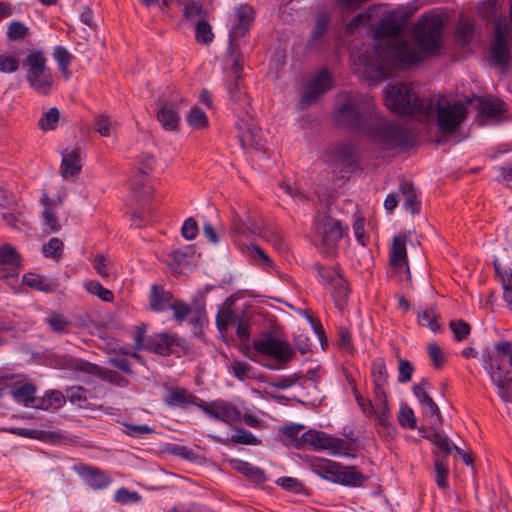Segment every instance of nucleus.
I'll list each match as a JSON object with an SVG mask.
<instances>
[{"label": "nucleus", "mask_w": 512, "mask_h": 512, "mask_svg": "<svg viewBox=\"0 0 512 512\" xmlns=\"http://www.w3.org/2000/svg\"><path fill=\"white\" fill-rule=\"evenodd\" d=\"M443 21L438 14H425L414 27L417 47L403 35L402 27L392 19H383L376 30L375 48L352 55L356 74L369 81L388 78L394 69L421 62L440 49Z\"/></svg>", "instance_id": "f257e3e1"}, {"label": "nucleus", "mask_w": 512, "mask_h": 512, "mask_svg": "<svg viewBox=\"0 0 512 512\" xmlns=\"http://www.w3.org/2000/svg\"><path fill=\"white\" fill-rule=\"evenodd\" d=\"M338 121L366 133L382 149L402 148L408 144L407 132L374 113L373 98L360 94L342 96Z\"/></svg>", "instance_id": "f03ea898"}, {"label": "nucleus", "mask_w": 512, "mask_h": 512, "mask_svg": "<svg viewBox=\"0 0 512 512\" xmlns=\"http://www.w3.org/2000/svg\"><path fill=\"white\" fill-rule=\"evenodd\" d=\"M384 102L389 110L399 115L429 118L434 114L433 102L420 96L412 84L388 85L384 90Z\"/></svg>", "instance_id": "7ed1b4c3"}, {"label": "nucleus", "mask_w": 512, "mask_h": 512, "mask_svg": "<svg viewBox=\"0 0 512 512\" xmlns=\"http://www.w3.org/2000/svg\"><path fill=\"white\" fill-rule=\"evenodd\" d=\"M433 102L434 114L425 118L426 120L435 119L439 129L444 133L454 132L466 119L469 113V107L472 105V99H450L439 96L429 98Z\"/></svg>", "instance_id": "20e7f679"}, {"label": "nucleus", "mask_w": 512, "mask_h": 512, "mask_svg": "<svg viewBox=\"0 0 512 512\" xmlns=\"http://www.w3.org/2000/svg\"><path fill=\"white\" fill-rule=\"evenodd\" d=\"M252 346L256 355L250 358L271 370H276L279 366L260 361L258 355L274 359L280 365L287 364L295 356V352L288 342L271 335L254 340Z\"/></svg>", "instance_id": "39448f33"}, {"label": "nucleus", "mask_w": 512, "mask_h": 512, "mask_svg": "<svg viewBox=\"0 0 512 512\" xmlns=\"http://www.w3.org/2000/svg\"><path fill=\"white\" fill-rule=\"evenodd\" d=\"M301 442L310 445L314 450L326 451L332 456L355 457L353 445L349 441L324 431L310 429L301 435Z\"/></svg>", "instance_id": "423d86ee"}, {"label": "nucleus", "mask_w": 512, "mask_h": 512, "mask_svg": "<svg viewBox=\"0 0 512 512\" xmlns=\"http://www.w3.org/2000/svg\"><path fill=\"white\" fill-rule=\"evenodd\" d=\"M46 62L41 51L29 53L23 62V66L27 69L26 79L30 87L41 95H47L53 85V77Z\"/></svg>", "instance_id": "0eeeda50"}, {"label": "nucleus", "mask_w": 512, "mask_h": 512, "mask_svg": "<svg viewBox=\"0 0 512 512\" xmlns=\"http://www.w3.org/2000/svg\"><path fill=\"white\" fill-rule=\"evenodd\" d=\"M482 363L491 382L497 388L498 396L504 402L512 403V377L509 370L503 368L502 360L487 350L482 355Z\"/></svg>", "instance_id": "6e6552de"}, {"label": "nucleus", "mask_w": 512, "mask_h": 512, "mask_svg": "<svg viewBox=\"0 0 512 512\" xmlns=\"http://www.w3.org/2000/svg\"><path fill=\"white\" fill-rule=\"evenodd\" d=\"M316 246L326 254H333L343 236L340 222L328 215L320 214L315 220Z\"/></svg>", "instance_id": "1a4fd4ad"}, {"label": "nucleus", "mask_w": 512, "mask_h": 512, "mask_svg": "<svg viewBox=\"0 0 512 512\" xmlns=\"http://www.w3.org/2000/svg\"><path fill=\"white\" fill-rule=\"evenodd\" d=\"M231 29L229 33V52L230 55H237L238 40L245 36L250 30L254 21V10L249 5H240L235 9L233 19L231 20Z\"/></svg>", "instance_id": "9d476101"}, {"label": "nucleus", "mask_w": 512, "mask_h": 512, "mask_svg": "<svg viewBox=\"0 0 512 512\" xmlns=\"http://www.w3.org/2000/svg\"><path fill=\"white\" fill-rule=\"evenodd\" d=\"M199 407L210 417L220 420L229 426H233L242 419L240 410L232 403L223 399H218L210 403L201 401Z\"/></svg>", "instance_id": "9b49d317"}, {"label": "nucleus", "mask_w": 512, "mask_h": 512, "mask_svg": "<svg viewBox=\"0 0 512 512\" xmlns=\"http://www.w3.org/2000/svg\"><path fill=\"white\" fill-rule=\"evenodd\" d=\"M332 88L331 75L327 70H321L308 79L301 92V103L308 105Z\"/></svg>", "instance_id": "f8f14e48"}, {"label": "nucleus", "mask_w": 512, "mask_h": 512, "mask_svg": "<svg viewBox=\"0 0 512 512\" xmlns=\"http://www.w3.org/2000/svg\"><path fill=\"white\" fill-rule=\"evenodd\" d=\"M237 129L239 141L243 148L265 149L266 140L263 132L255 125L252 118H239L237 121Z\"/></svg>", "instance_id": "ddd939ff"}, {"label": "nucleus", "mask_w": 512, "mask_h": 512, "mask_svg": "<svg viewBox=\"0 0 512 512\" xmlns=\"http://www.w3.org/2000/svg\"><path fill=\"white\" fill-rule=\"evenodd\" d=\"M20 272V256L10 245L0 247V280L8 284L16 282Z\"/></svg>", "instance_id": "4468645a"}, {"label": "nucleus", "mask_w": 512, "mask_h": 512, "mask_svg": "<svg viewBox=\"0 0 512 512\" xmlns=\"http://www.w3.org/2000/svg\"><path fill=\"white\" fill-rule=\"evenodd\" d=\"M317 270L320 281L333 289L335 302L339 306L340 302L344 301L349 295L348 283L334 268L319 266Z\"/></svg>", "instance_id": "2eb2a0df"}, {"label": "nucleus", "mask_w": 512, "mask_h": 512, "mask_svg": "<svg viewBox=\"0 0 512 512\" xmlns=\"http://www.w3.org/2000/svg\"><path fill=\"white\" fill-rule=\"evenodd\" d=\"M428 382L423 380L413 387V394L422 407L423 413L430 418L431 426L442 425L443 417L438 405L428 394Z\"/></svg>", "instance_id": "dca6fc26"}, {"label": "nucleus", "mask_w": 512, "mask_h": 512, "mask_svg": "<svg viewBox=\"0 0 512 512\" xmlns=\"http://www.w3.org/2000/svg\"><path fill=\"white\" fill-rule=\"evenodd\" d=\"M184 102L183 97L163 102L157 112V119L166 130H175L178 127L180 116L178 106Z\"/></svg>", "instance_id": "f3484780"}, {"label": "nucleus", "mask_w": 512, "mask_h": 512, "mask_svg": "<svg viewBox=\"0 0 512 512\" xmlns=\"http://www.w3.org/2000/svg\"><path fill=\"white\" fill-rule=\"evenodd\" d=\"M472 104H475L479 114L486 120L499 121L502 114L506 111L505 103L499 100H486L480 97L471 98Z\"/></svg>", "instance_id": "a211bd4d"}, {"label": "nucleus", "mask_w": 512, "mask_h": 512, "mask_svg": "<svg viewBox=\"0 0 512 512\" xmlns=\"http://www.w3.org/2000/svg\"><path fill=\"white\" fill-rule=\"evenodd\" d=\"M367 479L368 477L360 472L356 466H344L339 463L334 483L342 486L360 487Z\"/></svg>", "instance_id": "6ab92c4d"}, {"label": "nucleus", "mask_w": 512, "mask_h": 512, "mask_svg": "<svg viewBox=\"0 0 512 512\" xmlns=\"http://www.w3.org/2000/svg\"><path fill=\"white\" fill-rule=\"evenodd\" d=\"M233 62V77L231 83L228 85L229 97L233 102L248 103V97L243 93L241 88V77L240 71L242 70V61L238 55H231Z\"/></svg>", "instance_id": "aec40b11"}, {"label": "nucleus", "mask_w": 512, "mask_h": 512, "mask_svg": "<svg viewBox=\"0 0 512 512\" xmlns=\"http://www.w3.org/2000/svg\"><path fill=\"white\" fill-rule=\"evenodd\" d=\"M390 264L396 269H404L409 274L406 243L404 237L395 236L390 249Z\"/></svg>", "instance_id": "412c9836"}, {"label": "nucleus", "mask_w": 512, "mask_h": 512, "mask_svg": "<svg viewBox=\"0 0 512 512\" xmlns=\"http://www.w3.org/2000/svg\"><path fill=\"white\" fill-rule=\"evenodd\" d=\"M44 210L42 212L43 230L47 234L55 233L61 229V224L57 216V204L51 202L48 198H43Z\"/></svg>", "instance_id": "4be33fe9"}, {"label": "nucleus", "mask_w": 512, "mask_h": 512, "mask_svg": "<svg viewBox=\"0 0 512 512\" xmlns=\"http://www.w3.org/2000/svg\"><path fill=\"white\" fill-rule=\"evenodd\" d=\"M176 344V338L167 333H158L149 337L145 348L151 352L167 355Z\"/></svg>", "instance_id": "5701e85b"}, {"label": "nucleus", "mask_w": 512, "mask_h": 512, "mask_svg": "<svg viewBox=\"0 0 512 512\" xmlns=\"http://www.w3.org/2000/svg\"><path fill=\"white\" fill-rule=\"evenodd\" d=\"M81 156L78 150L73 149L63 153L61 172L65 179H74L81 170Z\"/></svg>", "instance_id": "b1692460"}, {"label": "nucleus", "mask_w": 512, "mask_h": 512, "mask_svg": "<svg viewBox=\"0 0 512 512\" xmlns=\"http://www.w3.org/2000/svg\"><path fill=\"white\" fill-rule=\"evenodd\" d=\"M311 469L319 477L334 483L339 469V462L325 458H317L311 462Z\"/></svg>", "instance_id": "393cba45"}, {"label": "nucleus", "mask_w": 512, "mask_h": 512, "mask_svg": "<svg viewBox=\"0 0 512 512\" xmlns=\"http://www.w3.org/2000/svg\"><path fill=\"white\" fill-rule=\"evenodd\" d=\"M199 399L183 388H167L166 404L168 406H183L186 404H194L199 406Z\"/></svg>", "instance_id": "a878e982"}, {"label": "nucleus", "mask_w": 512, "mask_h": 512, "mask_svg": "<svg viewBox=\"0 0 512 512\" xmlns=\"http://www.w3.org/2000/svg\"><path fill=\"white\" fill-rule=\"evenodd\" d=\"M172 301L171 293L154 285L151 289L149 305L155 312H161L169 308Z\"/></svg>", "instance_id": "bb28decb"}, {"label": "nucleus", "mask_w": 512, "mask_h": 512, "mask_svg": "<svg viewBox=\"0 0 512 512\" xmlns=\"http://www.w3.org/2000/svg\"><path fill=\"white\" fill-rule=\"evenodd\" d=\"M232 466L235 470H237L251 481L256 483H263L266 481L265 472L246 461L234 460L232 461Z\"/></svg>", "instance_id": "cd10ccee"}, {"label": "nucleus", "mask_w": 512, "mask_h": 512, "mask_svg": "<svg viewBox=\"0 0 512 512\" xmlns=\"http://www.w3.org/2000/svg\"><path fill=\"white\" fill-rule=\"evenodd\" d=\"M401 193L405 210L411 214L417 213L419 211L420 201L413 184L410 182H403L401 184Z\"/></svg>", "instance_id": "c85d7f7f"}, {"label": "nucleus", "mask_w": 512, "mask_h": 512, "mask_svg": "<svg viewBox=\"0 0 512 512\" xmlns=\"http://www.w3.org/2000/svg\"><path fill=\"white\" fill-rule=\"evenodd\" d=\"M242 252L254 261L256 264L268 269L273 267V261L270 257L255 244H246L242 247Z\"/></svg>", "instance_id": "c756f323"}, {"label": "nucleus", "mask_w": 512, "mask_h": 512, "mask_svg": "<svg viewBox=\"0 0 512 512\" xmlns=\"http://www.w3.org/2000/svg\"><path fill=\"white\" fill-rule=\"evenodd\" d=\"M182 5L183 15L190 22L196 23L198 20L208 18V12L199 2L195 0H183Z\"/></svg>", "instance_id": "7c9ffc66"}, {"label": "nucleus", "mask_w": 512, "mask_h": 512, "mask_svg": "<svg viewBox=\"0 0 512 512\" xmlns=\"http://www.w3.org/2000/svg\"><path fill=\"white\" fill-rule=\"evenodd\" d=\"M83 476L86 483L93 489H104L111 483L110 477L96 468H86Z\"/></svg>", "instance_id": "2f4dec72"}, {"label": "nucleus", "mask_w": 512, "mask_h": 512, "mask_svg": "<svg viewBox=\"0 0 512 512\" xmlns=\"http://www.w3.org/2000/svg\"><path fill=\"white\" fill-rule=\"evenodd\" d=\"M131 186L133 191L139 196L151 194L152 187L149 184L148 172L138 168L131 178Z\"/></svg>", "instance_id": "473e14b6"}, {"label": "nucleus", "mask_w": 512, "mask_h": 512, "mask_svg": "<svg viewBox=\"0 0 512 512\" xmlns=\"http://www.w3.org/2000/svg\"><path fill=\"white\" fill-rule=\"evenodd\" d=\"M494 268L496 274L499 276L502 286H503V297L504 300L512 304V270L511 269H502L500 264L496 261L494 263Z\"/></svg>", "instance_id": "72a5a7b5"}, {"label": "nucleus", "mask_w": 512, "mask_h": 512, "mask_svg": "<svg viewBox=\"0 0 512 512\" xmlns=\"http://www.w3.org/2000/svg\"><path fill=\"white\" fill-rule=\"evenodd\" d=\"M117 122L105 114L96 116L94 130L103 137H110L116 131Z\"/></svg>", "instance_id": "f704fd0d"}, {"label": "nucleus", "mask_w": 512, "mask_h": 512, "mask_svg": "<svg viewBox=\"0 0 512 512\" xmlns=\"http://www.w3.org/2000/svg\"><path fill=\"white\" fill-rule=\"evenodd\" d=\"M36 388L31 384H24L16 387L12 391V396L16 402L25 406H30L35 402Z\"/></svg>", "instance_id": "c9c22d12"}, {"label": "nucleus", "mask_w": 512, "mask_h": 512, "mask_svg": "<svg viewBox=\"0 0 512 512\" xmlns=\"http://www.w3.org/2000/svg\"><path fill=\"white\" fill-rule=\"evenodd\" d=\"M234 227L239 233L250 232L266 238V236L263 235L262 228L256 223L254 218L250 216L243 219L240 215H236L234 218Z\"/></svg>", "instance_id": "e433bc0d"}, {"label": "nucleus", "mask_w": 512, "mask_h": 512, "mask_svg": "<svg viewBox=\"0 0 512 512\" xmlns=\"http://www.w3.org/2000/svg\"><path fill=\"white\" fill-rule=\"evenodd\" d=\"M438 426L439 425L431 426L433 433L430 441L439 449L440 452L444 454V456H447L453 451V443L447 435L438 429Z\"/></svg>", "instance_id": "4c0bfd02"}, {"label": "nucleus", "mask_w": 512, "mask_h": 512, "mask_svg": "<svg viewBox=\"0 0 512 512\" xmlns=\"http://www.w3.org/2000/svg\"><path fill=\"white\" fill-rule=\"evenodd\" d=\"M353 151L349 146L340 147L334 151L331 155L328 156L327 162L331 165H336L341 168L351 165Z\"/></svg>", "instance_id": "58836bf2"}, {"label": "nucleus", "mask_w": 512, "mask_h": 512, "mask_svg": "<svg viewBox=\"0 0 512 512\" xmlns=\"http://www.w3.org/2000/svg\"><path fill=\"white\" fill-rule=\"evenodd\" d=\"M91 261L101 277H109L115 273L113 262L104 254H97Z\"/></svg>", "instance_id": "ea45409f"}, {"label": "nucleus", "mask_w": 512, "mask_h": 512, "mask_svg": "<svg viewBox=\"0 0 512 512\" xmlns=\"http://www.w3.org/2000/svg\"><path fill=\"white\" fill-rule=\"evenodd\" d=\"M195 38L200 44H209L213 41L214 34L207 19H201L195 23Z\"/></svg>", "instance_id": "a19ab883"}, {"label": "nucleus", "mask_w": 512, "mask_h": 512, "mask_svg": "<svg viewBox=\"0 0 512 512\" xmlns=\"http://www.w3.org/2000/svg\"><path fill=\"white\" fill-rule=\"evenodd\" d=\"M84 287L87 290V292L99 297L104 302H112L114 299L113 293L109 289L104 288L98 281H85Z\"/></svg>", "instance_id": "79ce46f5"}, {"label": "nucleus", "mask_w": 512, "mask_h": 512, "mask_svg": "<svg viewBox=\"0 0 512 512\" xmlns=\"http://www.w3.org/2000/svg\"><path fill=\"white\" fill-rule=\"evenodd\" d=\"M53 56L58 64L59 70L68 77L70 74L68 68L72 61V55L63 46H57L54 49Z\"/></svg>", "instance_id": "37998d69"}, {"label": "nucleus", "mask_w": 512, "mask_h": 512, "mask_svg": "<svg viewBox=\"0 0 512 512\" xmlns=\"http://www.w3.org/2000/svg\"><path fill=\"white\" fill-rule=\"evenodd\" d=\"M230 440L235 444H260V440L256 436H254L250 431L243 428H234V433L232 434Z\"/></svg>", "instance_id": "c03bdc74"}, {"label": "nucleus", "mask_w": 512, "mask_h": 512, "mask_svg": "<svg viewBox=\"0 0 512 512\" xmlns=\"http://www.w3.org/2000/svg\"><path fill=\"white\" fill-rule=\"evenodd\" d=\"M60 118V112L57 108H50L46 113L42 115L39 120V127L43 131L54 130Z\"/></svg>", "instance_id": "a18cd8bd"}, {"label": "nucleus", "mask_w": 512, "mask_h": 512, "mask_svg": "<svg viewBox=\"0 0 512 512\" xmlns=\"http://www.w3.org/2000/svg\"><path fill=\"white\" fill-rule=\"evenodd\" d=\"M187 122L193 129H201L208 125V118L202 109L193 107L189 111Z\"/></svg>", "instance_id": "49530a36"}, {"label": "nucleus", "mask_w": 512, "mask_h": 512, "mask_svg": "<svg viewBox=\"0 0 512 512\" xmlns=\"http://www.w3.org/2000/svg\"><path fill=\"white\" fill-rule=\"evenodd\" d=\"M398 422L404 428L415 430L417 428V421L412 408L408 405H402L398 414Z\"/></svg>", "instance_id": "de8ad7c7"}, {"label": "nucleus", "mask_w": 512, "mask_h": 512, "mask_svg": "<svg viewBox=\"0 0 512 512\" xmlns=\"http://www.w3.org/2000/svg\"><path fill=\"white\" fill-rule=\"evenodd\" d=\"M419 323L435 332L439 328V324L437 322V314L433 308H425L421 312L418 313Z\"/></svg>", "instance_id": "09e8293b"}, {"label": "nucleus", "mask_w": 512, "mask_h": 512, "mask_svg": "<svg viewBox=\"0 0 512 512\" xmlns=\"http://www.w3.org/2000/svg\"><path fill=\"white\" fill-rule=\"evenodd\" d=\"M303 428V425L300 424H293L283 427L281 432L285 437L287 444L295 445L296 447L304 445L301 442V439H298V435L303 430Z\"/></svg>", "instance_id": "8fccbe9b"}, {"label": "nucleus", "mask_w": 512, "mask_h": 512, "mask_svg": "<svg viewBox=\"0 0 512 512\" xmlns=\"http://www.w3.org/2000/svg\"><path fill=\"white\" fill-rule=\"evenodd\" d=\"M23 283L31 288L37 289L39 291H48L50 289V284L48 281L34 273H28L23 276Z\"/></svg>", "instance_id": "3c124183"}, {"label": "nucleus", "mask_w": 512, "mask_h": 512, "mask_svg": "<svg viewBox=\"0 0 512 512\" xmlns=\"http://www.w3.org/2000/svg\"><path fill=\"white\" fill-rule=\"evenodd\" d=\"M64 244L59 238H51L43 245L42 251L47 258H59L62 255Z\"/></svg>", "instance_id": "603ef678"}, {"label": "nucleus", "mask_w": 512, "mask_h": 512, "mask_svg": "<svg viewBox=\"0 0 512 512\" xmlns=\"http://www.w3.org/2000/svg\"><path fill=\"white\" fill-rule=\"evenodd\" d=\"M231 369L234 376L240 381H244L249 378L250 372L252 371V367L248 362L237 360L231 363Z\"/></svg>", "instance_id": "864d4df0"}, {"label": "nucleus", "mask_w": 512, "mask_h": 512, "mask_svg": "<svg viewBox=\"0 0 512 512\" xmlns=\"http://www.w3.org/2000/svg\"><path fill=\"white\" fill-rule=\"evenodd\" d=\"M450 328L454 333V338L457 341H462L470 334V326L463 320H454L450 322Z\"/></svg>", "instance_id": "5fc2aeb1"}, {"label": "nucleus", "mask_w": 512, "mask_h": 512, "mask_svg": "<svg viewBox=\"0 0 512 512\" xmlns=\"http://www.w3.org/2000/svg\"><path fill=\"white\" fill-rule=\"evenodd\" d=\"M373 415L382 427H387L390 424V411L386 400H382V404H377L374 407Z\"/></svg>", "instance_id": "6e6d98bb"}, {"label": "nucleus", "mask_w": 512, "mask_h": 512, "mask_svg": "<svg viewBox=\"0 0 512 512\" xmlns=\"http://www.w3.org/2000/svg\"><path fill=\"white\" fill-rule=\"evenodd\" d=\"M140 499L141 497L137 492H131L124 487L118 489L114 494V500L121 504L138 502Z\"/></svg>", "instance_id": "4d7b16f0"}, {"label": "nucleus", "mask_w": 512, "mask_h": 512, "mask_svg": "<svg viewBox=\"0 0 512 512\" xmlns=\"http://www.w3.org/2000/svg\"><path fill=\"white\" fill-rule=\"evenodd\" d=\"M372 374L374 377V383L385 384L387 380L386 366L381 359H376L372 363Z\"/></svg>", "instance_id": "13d9d810"}, {"label": "nucleus", "mask_w": 512, "mask_h": 512, "mask_svg": "<svg viewBox=\"0 0 512 512\" xmlns=\"http://www.w3.org/2000/svg\"><path fill=\"white\" fill-rule=\"evenodd\" d=\"M473 32L474 23L469 19L462 20L457 28V35L463 41L464 44L470 41Z\"/></svg>", "instance_id": "bf43d9fd"}, {"label": "nucleus", "mask_w": 512, "mask_h": 512, "mask_svg": "<svg viewBox=\"0 0 512 512\" xmlns=\"http://www.w3.org/2000/svg\"><path fill=\"white\" fill-rule=\"evenodd\" d=\"M435 470H436V484L439 488L445 489L448 487L447 475L448 468L441 460H435Z\"/></svg>", "instance_id": "052dcab7"}, {"label": "nucleus", "mask_w": 512, "mask_h": 512, "mask_svg": "<svg viewBox=\"0 0 512 512\" xmlns=\"http://www.w3.org/2000/svg\"><path fill=\"white\" fill-rule=\"evenodd\" d=\"M495 352H492L494 355H498V357L503 361L501 356H506L508 358L509 365L512 369V344L509 341H500L497 342L494 346ZM491 353V351H489Z\"/></svg>", "instance_id": "680f3d73"}, {"label": "nucleus", "mask_w": 512, "mask_h": 512, "mask_svg": "<svg viewBox=\"0 0 512 512\" xmlns=\"http://www.w3.org/2000/svg\"><path fill=\"white\" fill-rule=\"evenodd\" d=\"M2 217L8 225L17 230H22L27 225L26 219L22 214L16 215L13 212H3Z\"/></svg>", "instance_id": "e2e57ef3"}, {"label": "nucleus", "mask_w": 512, "mask_h": 512, "mask_svg": "<svg viewBox=\"0 0 512 512\" xmlns=\"http://www.w3.org/2000/svg\"><path fill=\"white\" fill-rule=\"evenodd\" d=\"M51 330L57 333H64L67 330L69 322L61 315H52L46 319Z\"/></svg>", "instance_id": "0e129e2a"}, {"label": "nucleus", "mask_w": 512, "mask_h": 512, "mask_svg": "<svg viewBox=\"0 0 512 512\" xmlns=\"http://www.w3.org/2000/svg\"><path fill=\"white\" fill-rule=\"evenodd\" d=\"M168 309L173 310V316L178 322L184 321L190 312V307L182 301L171 302Z\"/></svg>", "instance_id": "69168bd1"}, {"label": "nucleus", "mask_w": 512, "mask_h": 512, "mask_svg": "<svg viewBox=\"0 0 512 512\" xmlns=\"http://www.w3.org/2000/svg\"><path fill=\"white\" fill-rule=\"evenodd\" d=\"M429 357L436 368H440L445 363V356L442 349L435 343L428 346Z\"/></svg>", "instance_id": "338daca9"}, {"label": "nucleus", "mask_w": 512, "mask_h": 512, "mask_svg": "<svg viewBox=\"0 0 512 512\" xmlns=\"http://www.w3.org/2000/svg\"><path fill=\"white\" fill-rule=\"evenodd\" d=\"M328 26V18L326 16H321L316 20V23L313 27L312 33H311V39L310 41L312 43L319 40L326 32Z\"/></svg>", "instance_id": "774afa93"}]
</instances>
